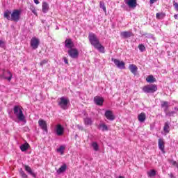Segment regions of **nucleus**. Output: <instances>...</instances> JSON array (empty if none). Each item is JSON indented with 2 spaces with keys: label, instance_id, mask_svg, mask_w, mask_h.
I'll use <instances>...</instances> for the list:
<instances>
[{
  "label": "nucleus",
  "instance_id": "1",
  "mask_svg": "<svg viewBox=\"0 0 178 178\" xmlns=\"http://www.w3.org/2000/svg\"><path fill=\"white\" fill-rule=\"evenodd\" d=\"M88 40L89 42L94 47V48H95V49H97L101 54H105V47L101 44L99 39H98L95 33H90L88 35Z\"/></svg>",
  "mask_w": 178,
  "mask_h": 178
},
{
  "label": "nucleus",
  "instance_id": "2",
  "mask_svg": "<svg viewBox=\"0 0 178 178\" xmlns=\"http://www.w3.org/2000/svg\"><path fill=\"white\" fill-rule=\"evenodd\" d=\"M22 15V10H14L13 13L8 10L4 13V17L7 20H11V22H19L20 20V15Z\"/></svg>",
  "mask_w": 178,
  "mask_h": 178
},
{
  "label": "nucleus",
  "instance_id": "3",
  "mask_svg": "<svg viewBox=\"0 0 178 178\" xmlns=\"http://www.w3.org/2000/svg\"><path fill=\"white\" fill-rule=\"evenodd\" d=\"M13 113L17 118L20 122H24L26 117L23 114V107L19 105H16L13 108Z\"/></svg>",
  "mask_w": 178,
  "mask_h": 178
},
{
  "label": "nucleus",
  "instance_id": "4",
  "mask_svg": "<svg viewBox=\"0 0 178 178\" xmlns=\"http://www.w3.org/2000/svg\"><path fill=\"white\" fill-rule=\"evenodd\" d=\"M0 77L1 79H4V80L10 81L12 80V78L13 77V74H12V72L8 70H2L0 68Z\"/></svg>",
  "mask_w": 178,
  "mask_h": 178
},
{
  "label": "nucleus",
  "instance_id": "5",
  "mask_svg": "<svg viewBox=\"0 0 178 178\" xmlns=\"http://www.w3.org/2000/svg\"><path fill=\"white\" fill-rule=\"evenodd\" d=\"M70 103V100L69 98L66 97H61L60 98L58 99V106L61 109H63L64 111H66L67 109V104Z\"/></svg>",
  "mask_w": 178,
  "mask_h": 178
},
{
  "label": "nucleus",
  "instance_id": "6",
  "mask_svg": "<svg viewBox=\"0 0 178 178\" xmlns=\"http://www.w3.org/2000/svg\"><path fill=\"white\" fill-rule=\"evenodd\" d=\"M158 90V86L155 84L147 85L143 88V91L145 94H154L156 91Z\"/></svg>",
  "mask_w": 178,
  "mask_h": 178
},
{
  "label": "nucleus",
  "instance_id": "7",
  "mask_svg": "<svg viewBox=\"0 0 178 178\" xmlns=\"http://www.w3.org/2000/svg\"><path fill=\"white\" fill-rule=\"evenodd\" d=\"M68 55L72 59H77L79 58V50L76 48H72L68 50Z\"/></svg>",
  "mask_w": 178,
  "mask_h": 178
},
{
  "label": "nucleus",
  "instance_id": "8",
  "mask_svg": "<svg viewBox=\"0 0 178 178\" xmlns=\"http://www.w3.org/2000/svg\"><path fill=\"white\" fill-rule=\"evenodd\" d=\"M104 116L107 119V120H110V122H113L115 118L113 112L111 110H106L105 111Z\"/></svg>",
  "mask_w": 178,
  "mask_h": 178
},
{
  "label": "nucleus",
  "instance_id": "9",
  "mask_svg": "<svg viewBox=\"0 0 178 178\" xmlns=\"http://www.w3.org/2000/svg\"><path fill=\"white\" fill-rule=\"evenodd\" d=\"M55 133L56 136H63V133H65V128H63V127L60 125V124H58L56 126Z\"/></svg>",
  "mask_w": 178,
  "mask_h": 178
},
{
  "label": "nucleus",
  "instance_id": "10",
  "mask_svg": "<svg viewBox=\"0 0 178 178\" xmlns=\"http://www.w3.org/2000/svg\"><path fill=\"white\" fill-rule=\"evenodd\" d=\"M112 62L114 63V64L115 65V66H117V67L118 69H125L124 67V62L123 61H120L118 59L116 58H111Z\"/></svg>",
  "mask_w": 178,
  "mask_h": 178
},
{
  "label": "nucleus",
  "instance_id": "11",
  "mask_svg": "<svg viewBox=\"0 0 178 178\" xmlns=\"http://www.w3.org/2000/svg\"><path fill=\"white\" fill-rule=\"evenodd\" d=\"M40 45V40L36 38H32L31 40V47L33 49H37Z\"/></svg>",
  "mask_w": 178,
  "mask_h": 178
},
{
  "label": "nucleus",
  "instance_id": "12",
  "mask_svg": "<svg viewBox=\"0 0 178 178\" xmlns=\"http://www.w3.org/2000/svg\"><path fill=\"white\" fill-rule=\"evenodd\" d=\"M64 44L65 48H67V49H72L74 48V42H73V40H72V39L70 38L66 39Z\"/></svg>",
  "mask_w": 178,
  "mask_h": 178
},
{
  "label": "nucleus",
  "instance_id": "13",
  "mask_svg": "<svg viewBox=\"0 0 178 178\" xmlns=\"http://www.w3.org/2000/svg\"><path fill=\"white\" fill-rule=\"evenodd\" d=\"M124 1L129 8L134 9L137 7V0H124Z\"/></svg>",
  "mask_w": 178,
  "mask_h": 178
},
{
  "label": "nucleus",
  "instance_id": "14",
  "mask_svg": "<svg viewBox=\"0 0 178 178\" xmlns=\"http://www.w3.org/2000/svg\"><path fill=\"white\" fill-rule=\"evenodd\" d=\"M38 124H39L40 129H42V130H43V131L48 133V127L47 125V122L45 120H39Z\"/></svg>",
  "mask_w": 178,
  "mask_h": 178
},
{
  "label": "nucleus",
  "instance_id": "15",
  "mask_svg": "<svg viewBox=\"0 0 178 178\" xmlns=\"http://www.w3.org/2000/svg\"><path fill=\"white\" fill-rule=\"evenodd\" d=\"M159 148L163 154H165V141L163 138L159 139Z\"/></svg>",
  "mask_w": 178,
  "mask_h": 178
},
{
  "label": "nucleus",
  "instance_id": "16",
  "mask_svg": "<svg viewBox=\"0 0 178 178\" xmlns=\"http://www.w3.org/2000/svg\"><path fill=\"white\" fill-rule=\"evenodd\" d=\"M49 10V4H48L47 1H43L42 3V12H43V13H48Z\"/></svg>",
  "mask_w": 178,
  "mask_h": 178
},
{
  "label": "nucleus",
  "instance_id": "17",
  "mask_svg": "<svg viewBox=\"0 0 178 178\" xmlns=\"http://www.w3.org/2000/svg\"><path fill=\"white\" fill-rule=\"evenodd\" d=\"M94 102L96 105H99V106H102L104 104V98L101 97H95L94 98Z\"/></svg>",
  "mask_w": 178,
  "mask_h": 178
},
{
  "label": "nucleus",
  "instance_id": "18",
  "mask_svg": "<svg viewBox=\"0 0 178 178\" xmlns=\"http://www.w3.org/2000/svg\"><path fill=\"white\" fill-rule=\"evenodd\" d=\"M129 69L132 74H134V76L137 74V70H138V67H137L136 65L134 64L129 65Z\"/></svg>",
  "mask_w": 178,
  "mask_h": 178
},
{
  "label": "nucleus",
  "instance_id": "19",
  "mask_svg": "<svg viewBox=\"0 0 178 178\" xmlns=\"http://www.w3.org/2000/svg\"><path fill=\"white\" fill-rule=\"evenodd\" d=\"M99 130H101L102 131H108L109 130V127H108V125H106L105 122H101L99 124Z\"/></svg>",
  "mask_w": 178,
  "mask_h": 178
},
{
  "label": "nucleus",
  "instance_id": "20",
  "mask_svg": "<svg viewBox=\"0 0 178 178\" xmlns=\"http://www.w3.org/2000/svg\"><path fill=\"white\" fill-rule=\"evenodd\" d=\"M145 119H147L145 113H141L138 115V120L140 123H144V122H145Z\"/></svg>",
  "mask_w": 178,
  "mask_h": 178
},
{
  "label": "nucleus",
  "instance_id": "21",
  "mask_svg": "<svg viewBox=\"0 0 178 178\" xmlns=\"http://www.w3.org/2000/svg\"><path fill=\"white\" fill-rule=\"evenodd\" d=\"M120 35L124 38H129L133 35V33H131V31H122L121 32Z\"/></svg>",
  "mask_w": 178,
  "mask_h": 178
},
{
  "label": "nucleus",
  "instance_id": "22",
  "mask_svg": "<svg viewBox=\"0 0 178 178\" xmlns=\"http://www.w3.org/2000/svg\"><path fill=\"white\" fill-rule=\"evenodd\" d=\"M24 169L26 172H27L29 175H31L33 177H35V174L33 172V170H31V168L30 166L25 165Z\"/></svg>",
  "mask_w": 178,
  "mask_h": 178
},
{
  "label": "nucleus",
  "instance_id": "23",
  "mask_svg": "<svg viewBox=\"0 0 178 178\" xmlns=\"http://www.w3.org/2000/svg\"><path fill=\"white\" fill-rule=\"evenodd\" d=\"M29 147H30V144H29V143H27V142H26L24 144H22L20 146V149H21V151H22V152H24L27 151Z\"/></svg>",
  "mask_w": 178,
  "mask_h": 178
},
{
  "label": "nucleus",
  "instance_id": "24",
  "mask_svg": "<svg viewBox=\"0 0 178 178\" xmlns=\"http://www.w3.org/2000/svg\"><path fill=\"white\" fill-rule=\"evenodd\" d=\"M65 149H66V145H60L59 148L56 149V151L57 152H59L60 155H63V154H65Z\"/></svg>",
  "mask_w": 178,
  "mask_h": 178
},
{
  "label": "nucleus",
  "instance_id": "25",
  "mask_svg": "<svg viewBox=\"0 0 178 178\" xmlns=\"http://www.w3.org/2000/svg\"><path fill=\"white\" fill-rule=\"evenodd\" d=\"M66 169H67V165H66V164H63L57 170V173H58V175H60V173H63L64 172H66Z\"/></svg>",
  "mask_w": 178,
  "mask_h": 178
},
{
  "label": "nucleus",
  "instance_id": "26",
  "mask_svg": "<svg viewBox=\"0 0 178 178\" xmlns=\"http://www.w3.org/2000/svg\"><path fill=\"white\" fill-rule=\"evenodd\" d=\"M83 122L86 126H91L92 124V119L91 118H86L83 119Z\"/></svg>",
  "mask_w": 178,
  "mask_h": 178
},
{
  "label": "nucleus",
  "instance_id": "27",
  "mask_svg": "<svg viewBox=\"0 0 178 178\" xmlns=\"http://www.w3.org/2000/svg\"><path fill=\"white\" fill-rule=\"evenodd\" d=\"M163 131L165 134H168L170 131V127L169 126V122H165L163 127Z\"/></svg>",
  "mask_w": 178,
  "mask_h": 178
},
{
  "label": "nucleus",
  "instance_id": "28",
  "mask_svg": "<svg viewBox=\"0 0 178 178\" xmlns=\"http://www.w3.org/2000/svg\"><path fill=\"white\" fill-rule=\"evenodd\" d=\"M169 102H161V108H163L164 111L166 112L168 111V108H169Z\"/></svg>",
  "mask_w": 178,
  "mask_h": 178
},
{
  "label": "nucleus",
  "instance_id": "29",
  "mask_svg": "<svg viewBox=\"0 0 178 178\" xmlns=\"http://www.w3.org/2000/svg\"><path fill=\"white\" fill-rule=\"evenodd\" d=\"M146 81L147 83H155L156 79L154 77V76L152 75H149L147 78H146Z\"/></svg>",
  "mask_w": 178,
  "mask_h": 178
},
{
  "label": "nucleus",
  "instance_id": "30",
  "mask_svg": "<svg viewBox=\"0 0 178 178\" xmlns=\"http://www.w3.org/2000/svg\"><path fill=\"white\" fill-rule=\"evenodd\" d=\"M91 147L93 148L94 151L97 152L99 150V146L97 142H92Z\"/></svg>",
  "mask_w": 178,
  "mask_h": 178
},
{
  "label": "nucleus",
  "instance_id": "31",
  "mask_svg": "<svg viewBox=\"0 0 178 178\" xmlns=\"http://www.w3.org/2000/svg\"><path fill=\"white\" fill-rule=\"evenodd\" d=\"M156 175V171L155 170H150L147 172L148 177H154Z\"/></svg>",
  "mask_w": 178,
  "mask_h": 178
},
{
  "label": "nucleus",
  "instance_id": "32",
  "mask_svg": "<svg viewBox=\"0 0 178 178\" xmlns=\"http://www.w3.org/2000/svg\"><path fill=\"white\" fill-rule=\"evenodd\" d=\"M29 9L30 10H31L32 13L35 15V16H37V10L35 9V7L33 5H31Z\"/></svg>",
  "mask_w": 178,
  "mask_h": 178
},
{
  "label": "nucleus",
  "instance_id": "33",
  "mask_svg": "<svg viewBox=\"0 0 178 178\" xmlns=\"http://www.w3.org/2000/svg\"><path fill=\"white\" fill-rule=\"evenodd\" d=\"M156 19H163L165 17V13H158L156 15Z\"/></svg>",
  "mask_w": 178,
  "mask_h": 178
},
{
  "label": "nucleus",
  "instance_id": "34",
  "mask_svg": "<svg viewBox=\"0 0 178 178\" xmlns=\"http://www.w3.org/2000/svg\"><path fill=\"white\" fill-rule=\"evenodd\" d=\"M99 6L101 9H103L104 12H106V7L105 6V3H104V1L99 2Z\"/></svg>",
  "mask_w": 178,
  "mask_h": 178
},
{
  "label": "nucleus",
  "instance_id": "35",
  "mask_svg": "<svg viewBox=\"0 0 178 178\" xmlns=\"http://www.w3.org/2000/svg\"><path fill=\"white\" fill-rule=\"evenodd\" d=\"M138 49L140 51V52H144L145 51V46H144V44H139Z\"/></svg>",
  "mask_w": 178,
  "mask_h": 178
},
{
  "label": "nucleus",
  "instance_id": "36",
  "mask_svg": "<svg viewBox=\"0 0 178 178\" xmlns=\"http://www.w3.org/2000/svg\"><path fill=\"white\" fill-rule=\"evenodd\" d=\"M19 173H20L22 177H23V178H27L28 177L27 175H26V173L24 172V171H23V169H22V168L19 170Z\"/></svg>",
  "mask_w": 178,
  "mask_h": 178
},
{
  "label": "nucleus",
  "instance_id": "37",
  "mask_svg": "<svg viewBox=\"0 0 178 178\" xmlns=\"http://www.w3.org/2000/svg\"><path fill=\"white\" fill-rule=\"evenodd\" d=\"M46 63H48V60H43L40 62V66H44Z\"/></svg>",
  "mask_w": 178,
  "mask_h": 178
},
{
  "label": "nucleus",
  "instance_id": "38",
  "mask_svg": "<svg viewBox=\"0 0 178 178\" xmlns=\"http://www.w3.org/2000/svg\"><path fill=\"white\" fill-rule=\"evenodd\" d=\"M5 47V42L3 40H0V48H4Z\"/></svg>",
  "mask_w": 178,
  "mask_h": 178
},
{
  "label": "nucleus",
  "instance_id": "39",
  "mask_svg": "<svg viewBox=\"0 0 178 178\" xmlns=\"http://www.w3.org/2000/svg\"><path fill=\"white\" fill-rule=\"evenodd\" d=\"M176 10H178V3H176L175 1H174V3H173Z\"/></svg>",
  "mask_w": 178,
  "mask_h": 178
},
{
  "label": "nucleus",
  "instance_id": "40",
  "mask_svg": "<svg viewBox=\"0 0 178 178\" xmlns=\"http://www.w3.org/2000/svg\"><path fill=\"white\" fill-rule=\"evenodd\" d=\"M156 1H158V0H150L149 1L150 5H153V3H155V2H156Z\"/></svg>",
  "mask_w": 178,
  "mask_h": 178
},
{
  "label": "nucleus",
  "instance_id": "41",
  "mask_svg": "<svg viewBox=\"0 0 178 178\" xmlns=\"http://www.w3.org/2000/svg\"><path fill=\"white\" fill-rule=\"evenodd\" d=\"M34 3H35V5H39L40 4V1L38 0H33Z\"/></svg>",
  "mask_w": 178,
  "mask_h": 178
},
{
  "label": "nucleus",
  "instance_id": "42",
  "mask_svg": "<svg viewBox=\"0 0 178 178\" xmlns=\"http://www.w3.org/2000/svg\"><path fill=\"white\" fill-rule=\"evenodd\" d=\"M64 62L66 63V65L69 64V61L67 60V58H64Z\"/></svg>",
  "mask_w": 178,
  "mask_h": 178
},
{
  "label": "nucleus",
  "instance_id": "43",
  "mask_svg": "<svg viewBox=\"0 0 178 178\" xmlns=\"http://www.w3.org/2000/svg\"><path fill=\"white\" fill-rule=\"evenodd\" d=\"M175 113V112H171L169 113V116H173V114Z\"/></svg>",
  "mask_w": 178,
  "mask_h": 178
},
{
  "label": "nucleus",
  "instance_id": "44",
  "mask_svg": "<svg viewBox=\"0 0 178 178\" xmlns=\"http://www.w3.org/2000/svg\"><path fill=\"white\" fill-rule=\"evenodd\" d=\"M78 129H83V127L78 125Z\"/></svg>",
  "mask_w": 178,
  "mask_h": 178
},
{
  "label": "nucleus",
  "instance_id": "45",
  "mask_svg": "<svg viewBox=\"0 0 178 178\" xmlns=\"http://www.w3.org/2000/svg\"><path fill=\"white\" fill-rule=\"evenodd\" d=\"M175 19H177V15H174Z\"/></svg>",
  "mask_w": 178,
  "mask_h": 178
}]
</instances>
